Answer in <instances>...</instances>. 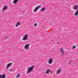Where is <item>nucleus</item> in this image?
<instances>
[{
    "mask_svg": "<svg viewBox=\"0 0 78 78\" xmlns=\"http://www.w3.org/2000/svg\"><path fill=\"white\" fill-rule=\"evenodd\" d=\"M33 68H34V66H31L30 67H28L27 73H30L31 72H32Z\"/></svg>",
    "mask_w": 78,
    "mask_h": 78,
    "instance_id": "obj_1",
    "label": "nucleus"
},
{
    "mask_svg": "<svg viewBox=\"0 0 78 78\" xmlns=\"http://www.w3.org/2000/svg\"><path fill=\"white\" fill-rule=\"evenodd\" d=\"M29 46H30V45L28 44H26L24 47L25 49H26V50H29Z\"/></svg>",
    "mask_w": 78,
    "mask_h": 78,
    "instance_id": "obj_2",
    "label": "nucleus"
},
{
    "mask_svg": "<svg viewBox=\"0 0 78 78\" xmlns=\"http://www.w3.org/2000/svg\"><path fill=\"white\" fill-rule=\"evenodd\" d=\"M28 35H25L23 39H22V40L23 41H26V40L27 39V37H28Z\"/></svg>",
    "mask_w": 78,
    "mask_h": 78,
    "instance_id": "obj_3",
    "label": "nucleus"
},
{
    "mask_svg": "<svg viewBox=\"0 0 78 78\" xmlns=\"http://www.w3.org/2000/svg\"><path fill=\"white\" fill-rule=\"evenodd\" d=\"M41 8V6L40 5L37 7L34 10V12H36L37 10L39 8Z\"/></svg>",
    "mask_w": 78,
    "mask_h": 78,
    "instance_id": "obj_4",
    "label": "nucleus"
},
{
    "mask_svg": "<svg viewBox=\"0 0 78 78\" xmlns=\"http://www.w3.org/2000/svg\"><path fill=\"white\" fill-rule=\"evenodd\" d=\"M5 77H6V76L5 74H3L2 76L0 75V78H5Z\"/></svg>",
    "mask_w": 78,
    "mask_h": 78,
    "instance_id": "obj_5",
    "label": "nucleus"
},
{
    "mask_svg": "<svg viewBox=\"0 0 78 78\" xmlns=\"http://www.w3.org/2000/svg\"><path fill=\"white\" fill-rule=\"evenodd\" d=\"M53 60H51V58L49 61V64H51V63H52V62H53Z\"/></svg>",
    "mask_w": 78,
    "mask_h": 78,
    "instance_id": "obj_6",
    "label": "nucleus"
},
{
    "mask_svg": "<svg viewBox=\"0 0 78 78\" xmlns=\"http://www.w3.org/2000/svg\"><path fill=\"white\" fill-rule=\"evenodd\" d=\"M12 65V64H11V63H9L8 64V65L7 66L6 68H8L9 67H10V66H11Z\"/></svg>",
    "mask_w": 78,
    "mask_h": 78,
    "instance_id": "obj_7",
    "label": "nucleus"
},
{
    "mask_svg": "<svg viewBox=\"0 0 78 78\" xmlns=\"http://www.w3.org/2000/svg\"><path fill=\"white\" fill-rule=\"evenodd\" d=\"M20 0H15L13 2V3L14 4H16L17 2H18Z\"/></svg>",
    "mask_w": 78,
    "mask_h": 78,
    "instance_id": "obj_8",
    "label": "nucleus"
},
{
    "mask_svg": "<svg viewBox=\"0 0 78 78\" xmlns=\"http://www.w3.org/2000/svg\"><path fill=\"white\" fill-rule=\"evenodd\" d=\"M61 52H62V54L63 55H64V51H63V49L62 48H61Z\"/></svg>",
    "mask_w": 78,
    "mask_h": 78,
    "instance_id": "obj_9",
    "label": "nucleus"
},
{
    "mask_svg": "<svg viewBox=\"0 0 78 78\" xmlns=\"http://www.w3.org/2000/svg\"><path fill=\"white\" fill-rule=\"evenodd\" d=\"M7 8H8V6H5L3 8V10H6V9H7Z\"/></svg>",
    "mask_w": 78,
    "mask_h": 78,
    "instance_id": "obj_10",
    "label": "nucleus"
},
{
    "mask_svg": "<svg viewBox=\"0 0 78 78\" xmlns=\"http://www.w3.org/2000/svg\"><path fill=\"white\" fill-rule=\"evenodd\" d=\"M20 25V22H19L17 23V25H16V27H17L19 25Z\"/></svg>",
    "mask_w": 78,
    "mask_h": 78,
    "instance_id": "obj_11",
    "label": "nucleus"
},
{
    "mask_svg": "<svg viewBox=\"0 0 78 78\" xmlns=\"http://www.w3.org/2000/svg\"><path fill=\"white\" fill-rule=\"evenodd\" d=\"M50 71L49 69H48L45 72V73H48L49 72H50Z\"/></svg>",
    "mask_w": 78,
    "mask_h": 78,
    "instance_id": "obj_12",
    "label": "nucleus"
},
{
    "mask_svg": "<svg viewBox=\"0 0 78 78\" xmlns=\"http://www.w3.org/2000/svg\"><path fill=\"white\" fill-rule=\"evenodd\" d=\"M20 76V74H18L17 75V76H16V78H19Z\"/></svg>",
    "mask_w": 78,
    "mask_h": 78,
    "instance_id": "obj_13",
    "label": "nucleus"
},
{
    "mask_svg": "<svg viewBox=\"0 0 78 78\" xmlns=\"http://www.w3.org/2000/svg\"><path fill=\"white\" fill-rule=\"evenodd\" d=\"M45 10V8H44L41 9V11L42 12V11H44Z\"/></svg>",
    "mask_w": 78,
    "mask_h": 78,
    "instance_id": "obj_14",
    "label": "nucleus"
},
{
    "mask_svg": "<svg viewBox=\"0 0 78 78\" xmlns=\"http://www.w3.org/2000/svg\"><path fill=\"white\" fill-rule=\"evenodd\" d=\"M75 9L76 10L78 9V6L76 5L75 7Z\"/></svg>",
    "mask_w": 78,
    "mask_h": 78,
    "instance_id": "obj_15",
    "label": "nucleus"
},
{
    "mask_svg": "<svg viewBox=\"0 0 78 78\" xmlns=\"http://www.w3.org/2000/svg\"><path fill=\"white\" fill-rule=\"evenodd\" d=\"M78 14V10L75 13V15H76H76H77V14Z\"/></svg>",
    "mask_w": 78,
    "mask_h": 78,
    "instance_id": "obj_16",
    "label": "nucleus"
},
{
    "mask_svg": "<svg viewBox=\"0 0 78 78\" xmlns=\"http://www.w3.org/2000/svg\"><path fill=\"white\" fill-rule=\"evenodd\" d=\"M61 71V70H58V71H57V73H59V72H60V71Z\"/></svg>",
    "mask_w": 78,
    "mask_h": 78,
    "instance_id": "obj_17",
    "label": "nucleus"
},
{
    "mask_svg": "<svg viewBox=\"0 0 78 78\" xmlns=\"http://www.w3.org/2000/svg\"><path fill=\"white\" fill-rule=\"evenodd\" d=\"M8 38H9L8 37L6 36L5 37V39H8Z\"/></svg>",
    "mask_w": 78,
    "mask_h": 78,
    "instance_id": "obj_18",
    "label": "nucleus"
},
{
    "mask_svg": "<svg viewBox=\"0 0 78 78\" xmlns=\"http://www.w3.org/2000/svg\"><path fill=\"white\" fill-rule=\"evenodd\" d=\"M76 48V46L75 45V46H73V49H74V48Z\"/></svg>",
    "mask_w": 78,
    "mask_h": 78,
    "instance_id": "obj_19",
    "label": "nucleus"
},
{
    "mask_svg": "<svg viewBox=\"0 0 78 78\" xmlns=\"http://www.w3.org/2000/svg\"><path fill=\"white\" fill-rule=\"evenodd\" d=\"M37 26V23H36L34 25V27H36Z\"/></svg>",
    "mask_w": 78,
    "mask_h": 78,
    "instance_id": "obj_20",
    "label": "nucleus"
},
{
    "mask_svg": "<svg viewBox=\"0 0 78 78\" xmlns=\"http://www.w3.org/2000/svg\"><path fill=\"white\" fill-rule=\"evenodd\" d=\"M10 72H12V69H10Z\"/></svg>",
    "mask_w": 78,
    "mask_h": 78,
    "instance_id": "obj_21",
    "label": "nucleus"
}]
</instances>
